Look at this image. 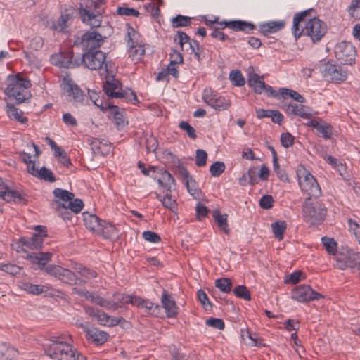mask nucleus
I'll return each instance as SVG.
<instances>
[{"label": "nucleus", "instance_id": "nucleus-1", "mask_svg": "<svg viewBox=\"0 0 360 360\" xmlns=\"http://www.w3.org/2000/svg\"><path fill=\"white\" fill-rule=\"evenodd\" d=\"M105 54L100 50L86 51L80 56H75L72 52L60 53L53 55L51 63L65 68H74L84 63L85 67L93 70H98L101 77H104L103 91L109 97L124 98L129 102L135 103L136 96L131 89H122L121 83L116 79L108 68L105 61Z\"/></svg>", "mask_w": 360, "mask_h": 360}, {"label": "nucleus", "instance_id": "nucleus-2", "mask_svg": "<svg viewBox=\"0 0 360 360\" xmlns=\"http://www.w3.org/2000/svg\"><path fill=\"white\" fill-rule=\"evenodd\" d=\"M309 11H304L294 16L292 31L295 39L303 34L309 36L313 42H316L319 41L326 34V25L319 18H313L307 20L305 22L304 27L300 29V23L305 20Z\"/></svg>", "mask_w": 360, "mask_h": 360}, {"label": "nucleus", "instance_id": "nucleus-3", "mask_svg": "<svg viewBox=\"0 0 360 360\" xmlns=\"http://www.w3.org/2000/svg\"><path fill=\"white\" fill-rule=\"evenodd\" d=\"M7 87L5 94L10 98H14L18 103L25 102L30 97L28 89L31 86L30 80L18 75H9L7 77Z\"/></svg>", "mask_w": 360, "mask_h": 360}, {"label": "nucleus", "instance_id": "nucleus-4", "mask_svg": "<svg viewBox=\"0 0 360 360\" xmlns=\"http://www.w3.org/2000/svg\"><path fill=\"white\" fill-rule=\"evenodd\" d=\"M70 343H73V339L69 333L53 335L45 345V354L53 360H62Z\"/></svg>", "mask_w": 360, "mask_h": 360}, {"label": "nucleus", "instance_id": "nucleus-5", "mask_svg": "<svg viewBox=\"0 0 360 360\" xmlns=\"http://www.w3.org/2000/svg\"><path fill=\"white\" fill-rule=\"evenodd\" d=\"M105 0H84L81 3L79 14L84 23L91 27H100L102 22L100 6Z\"/></svg>", "mask_w": 360, "mask_h": 360}, {"label": "nucleus", "instance_id": "nucleus-6", "mask_svg": "<svg viewBox=\"0 0 360 360\" xmlns=\"http://www.w3.org/2000/svg\"><path fill=\"white\" fill-rule=\"evenodd\" d=\"M298 183L302 192L310 198L316 200L321 195V190L315 177L304 166L297 169Z\"/></svg>", "mask_w": 360, "mask_h": 360}, {"label": "nucleus", "instance_id": "nucleus-7", "mask_svg": "<svg viewBox=\"0 0 360 360\" xmlns=\"http://www.w3.org/2000/svg\"><path fill=\"white\" fill-rule=\"evenodd\" d=\"M313 199L310 198L305 199L302 204V216L307 223L316 225L323 221L326 210L320 202L314 201Z\"/></svg>", "mask_w": 360, "mask_h": 360}, {"label": "nucleus", "instance_id": "nucleus-8", "mask_svg": "<svg viewBox=\"0 0 360 360\" xmlns=\"http://www.w3.org/2000/svg\"><path fill=\"white\" fill-rule=\"evenodd\" d=\"M127 34V51L129 58L134 62L141 61L145 54L144 42L141 35L133 27L128 26Z\"/></svg>", "mask_w": 360, "mask_h": 360}, {"label": "nucleus", "instance_id": "nucleus-9", "mask_svg": "<svg viewBox=\"0 0 360 360\" xmlns=\"http://www.w3.org/2000/svg\"><path fill=\"white\" fill-rule=\"evenodd\" d=\"M336 266L340 269H360V252L347 247L342 248L335 256Z\"/></svg>", "mask_w": 360, "mask_h": 360}, {"label": "nucleus", "instance_id": "nucleus-10", "mask_svg": "<svg viewBox=\"0 0 360 360\" xmlns=\"http://www.w3.org/2000/svg\"><path fill=\"white\" fill-rule=\"evenodd\" d=\"M45 272L57 278L64 283L69 285H83L86 283L84 278H79L75 273L70 269L63 268L58 265L51 264L45 269Z\"/></svg>", "mask_w": 360, "mask_h": 360}, {"label": "nucleus", "instance_id": "nucleus-11", "mask_svg": "<svg viewBox=\"0 0 360 360\" xmlns=\"http://www.w3.org/2000/svg\"><path fill=\"white\" fill-rule=\"evenodd\" d=\"M321 72L326 80L337 84L345 82L348 76V70L345 67L330 63L323 65Z\"/></svg>", "mask_w": 360, "mask_h": 360}, {"label": "nucleus", "instance_id": "nucleus-12", "mask_svg": "<svg viewBox=\"0 0 360 360\" xmlns=\"http://www.w3.org/2000/svg\"><path fill=\"white\" fill-rule=\"evenodd\" d=\"M291 297L300 302H308L312 300H318L323 297V295L314 290L308 285H300L292 290Z\"/></svg>", "mask_w": 360, "mask_h": 360}, {"label": "nucleus", "instance_id": "nucleus-13", "mask_svg": "<svg viewBox=\"0 0 360 360\" xmlns=\"http://www.w3.org/2000/svg\"><path fill=\"white\" fill-rule=\"evenodd\" d=\"M102 36L97 32L89 31L84 33L82 37L75 41V44L80 45L84 50L93 51L97 50L102 44Z\"/></svg>", "mask_w": 360, "mask_h": 360}, {"label": "nucleus", "instance_id": "nucleus-14", "mask_svg": "<svg viewBox=\"0 0 360 360\" xmlns=\"http://www.w3.org/2000/svg\"><path fill=\"white\" fill-rule=\"evenodd\" d=\"M35 231L37 233H33L30 238H21L20 242L22 248L29 250H38L43 248L44 238L46 237V227L42 226H37Z\"/></svg>", "mask_w": 360, "mask_h": 360}, {"label": "nucleus", "instance_id": "nucleus-15", "mask_svg": "<svg viewBox=\"0 0 360 360\" xmlns=\"http://www.w3.org/2000/svg\"><path fill=\"white\" fill-rule=\"evenodd\" d=\"M336 58L345 64H352L356 53L355 47L349 42L342 41L335 47Z\"/></svg>", "mask_w": 360, "mask_h": 360}, {"label": "nucleus", "instance_id": "nucleus-16", "mask_svg": "<svg viewBox=\"0 0 360 360\" xmlns=\"http://www.w3.org/2000/svg\"><path fill=\"white\" fill-rule=\"evenodd\" d=\"M248 80L249 86L256 94H261L265 92L268 96L276 97L277 96L276 91L271 86L266 85L264 78L257 74L250 73Z\"/></svg>", "mask_w": 360, "mask_h": 360}, {"label": "nucleus", "instance_id": "nucleus-17", "mask_svg": "<svg viewBox=\"0 0 360 360\" xmlns=\"http://www.w3.org/2000/svg\"><path fill=\"white\" fill-rule=\"evenodd\" d=\"M202 98L207 105L217 110H226L231 105V103L229 100L219 96L212 89H205Z\"/></svg>", "mask_w": 360, "mask_h": 360}, {"label": "nucleus", "instance_id": "nucleus-18", "mask_svg": "<svg viewBox=\"0 0 360 360\" xmlns=\"http://www.w3.org/2000/svg\"><path fill=\"white\" fill-rule=\"evenodd\" d=\"M76 10L70 5H65L61 9L60 18L53 22L51 27L58 32H64L72 21Z\"/></svg>", "mask_w": 360, "mask_h": 360}, {"label": "nucleus", "instance_id": "nucleus-19", "mask_svg": "<svg viewBox=\"0 0 360 360\" xmlns=\"http://www.w3.org/2000/svg\"><path fill=\"white\" fill-rule=\"evenodd\" d=\"M61 86L69 97H71L75 102H80L84 98L82 91L76 85L72 79L65 77L63 79Z\"/></svg>", "mask_w": 360, "mask_h": 360}, {"label": "nucleus", "instance_id": "nucleus-20", "mask_svg": "<svg viewBox=\"0 0 360 360\" xmlns=\"http://www.w3.org/2000/svg\"><path fill=\"white\" fill-rule=\"evenodd\" d=\"M53 253L51 252H32L27 255V259L37 269L44 270L47 267L46 264L51 260Z\"/></svg>", "mask_w": 360, "mask_h": 360}, {"label": "nucleus", "instance_id": "nucleus-21", "mask_svg": "<svg viewBox=\"0 0 360 360\" xmlns=\"http://www.w3.org/2000/svg\"><path fill=\"white\" fill-rule=\"evenodd\" d=\"M217 25L214 27L221 30L225 27H229L235 31H244L249 32L255 28V25L251 23L243 20H233V21H222L217 22Z\"/></svg>", "mask_w": 360, "mask_h": 360}, {"label": "nucleus", "instance_id": "nucleus-22", "mask_svg": "<svg viewBox=\"0 0 360 360\" xmlns=\"http://www.w3.org/2000/svg\"><path fill=\"white\" fill-rule=\"evenodd\" d=\"M162 307L165 311L167 317L175 318L179 314V308L175 300L169 295L166 290H163L161 296Z\"/></svg>", "mask_w": 360, "mask_h": 360}, {"label": "nucleus", "instance_id": "nucleus-23", "mask_svg": "<svg viewBox=\"0 0 360 360\" xmlns=\"http://www.w3.org/2000/svg\"><path fill=\"white\" fill-rule=\"evenodd\" d=\"M134 306L144 310V311L150 315L158 316L160 314V307L150 302L148 299H142L141 297L136 296L134 300Z\"/></svg>", "mask_w": 360, "mask_h": 360}, {"label": "nucleus", "instance_id": "nucleus-24", "mask_svg": "<svg viewBox=\"0 0 360 360\" xmlns=\"http://www.w3.org/2000/svg\"><path fill=\"white\" fill-rule=\"evenodd\" d=\"M285 112L289 115L299 116L304 119H311L313 117L312 110L302 104H289L285 108Z\"/></svg>", "mask_w": 360, "mask_h": 360}, {"label": "nucleus", "instance_id": "nucleus-25", "mask_svg": "<svg viewBox=\"0 0 360 360\" xmlns=\"http://www.w3.org/2000/svg\"><path fill=\"white\" fill-rule=\"evenodd\" d=\"M307 125L316 129L325 139H329L332 135V127L327 122L320 119H312Z\"/></svg>", "mask_w": 360, "mask_h": 360}, {"label": "nucleus", "instance_id": "nucleus-26", "mask_svg": "<svg viewBox=\"0 0 360 360\" xmlns=\"http://www.w3.org/2000/svg\"><path fill=\"white\" fill-rule=\"evenodd\" d=\"M0 186H1L0 191V199H3L6 202H15L16 200L20 201L22 200L21 194L15 190L10 189L8 186L4 184L3 180L1 178Z\"/></svg>", "mask_w": 360, "mask_h": 360}, {"label": "nucleus", "instance_id": "nucleus-27", "mask_svg": "<svg viewBox=\"0 0 360 360\" xmlns=\"http://www.w3.org/2000/svg\"><path fill=\"white\" fill-rule=\"evenodd\" d=\"M86 337L96 345H102L108 340L109 335L103 330L93 328L86 329Z\"/></svg>", "mask_w": 360, "mask_h": 360}, {"label": "nucleus", "instance_id": "nucleus-28", "mask_svg": "<svg viewBox=\"0 0 360 360\" xmlns=\"http://www.w3.org/2000/svg\"><path fill=\"white\" fill-rule=\"evenodd\" d=\"M123 319L120 316H110L102 310L98 311V314L96 318V321L98 324L112 327L118 325Z\"/></svg>", "mask_w": 360, "mask_h": 360}, {"label": "nucleus", "instance_id": "nucleus-29", "mask_svg": "<svg viewBox=\"0 0 360 360\" xmlns=\"http://www.w3.org/2000/svg\"><path fill=\"white\" fill-rule=\"evenodd\" d=\"M83 218L86 229L92 233L97 234L103 220L100 219L96 214L89 212L83 213Z\"/></svg>", "mask_w": 360, "mask_h": 360}, {"label": "nucleus", "instance_id": "nucleus-30", "mask_svg": "<svg viewBox=\"0 0 360 360\" xmlns=\"http://www.w3.org/2000/svg\"><path fill=\"white\" fill-rule=\"evenodd\" d=\"M160 174V176H157L155 179L160 186L166 188L168 191H172L175 188V179L169 172L161 170Z\"/></svg>", "mask_w": 360, "mask_h": 360}, {"label": "nucleus", "instance_id": "nucleus-31", "mask_svg": "<svg viewBox=\"0 0 360 360\" xmlns=\"http://www.w3.org/2000/svg\"><path fill=\"white\" fill-rule=\"evenodd\" d=\"M285 22L282 20L269 21L259 24V31L264 35L275 33L283 28Z\"/></svg>", "mask_w": 360, "mask_h": 360}, {"label": "nucleus", "instance_id": "nucleus-32", "mask_svg": "<svg viewBox=\"0 0 360 360\" xmlns=\"http://www.w3.org/2000/svg\"><path fill=\"white\" fill-rule=\"evenodd\" d=\"M97 235L102 236L105 238H114L117 237L118 231L112 224L103 221Z\"/></svg>", "mask_w": 360, "mask_h": 360}, {"label": "nucleus", "instance_id": "nucleus-33", "mask_svg": "<svg viewBox=\"0 0 360 360\" xmlns=\"http://www.w3.org/2000/svg\"><path fill=\"white\" fill-rule=\"evenodd\" d=\"M91 302L97 305H99L108 310L117 311L118 310L117 304L112 302L110 300L105 299L98 295L93 293Z\"/></svg>", "mask_w": 360, "mask_h": 360}, {"label": "nucleus", "instance_id": "nucleus-34", "mask_svg": "<svg viewBox=\"0 0 360 360\" xmlns=\"http://www.w3.org/2000/svg\"><path fill=\"white\" fill-rule=\"evenodd\" d=\"M22 288L28 293L33 295L46 293L49 290V287L48 285H34L28 282L22 283Z\"/></svg>", "mask_w": 360, "mask_h": 360}, {"label": "nucleus", "instance_id": "nucleus-35", "mask_svg": "<svg viewBox=\"0 0 360 360\" xmlns=\"http://www.w3.org/2000/svg\"><path fill=\"white\" fill-rule=\"evenodd\" d=\"M72 344H69L68 349L65 350L62 360H86V357Z\"/></svg>", "mask_w": 360, "mask_h": 360}, {"label": "nucleus", "instance_id": "nucleus-36", "mask_svg": "<svg viewBox=\"0 0 360 360\" xmlns=\"http://www.w3.org/2000/svg\"><path fill=\"white\" fill-rule=\"evenodd\" d=\"M109 110L110 113L113 115L114 122L117 128L124 127L127 122L125 121L124 117L122 112L120 111V109L116 105H108Z\"/></svg>", "mask_w": 360, "mask_h": 360}, {"label": "nucleus", "instance_id": "nucleus-37", "mask_svg": "<svg viewBox=\"0 0 360 360\" xmlns=\"http://www.w3.org/2000/svg\"><path fill=\"white\" fill-rule=\"evenodd\" d=\"M136 295H125L122 293L116 292L113 295V300H110L112 302L117 304L118 309L122 307L121 304H131L133 305L134 300Z\"/></svg>", "mask_w": 360, "mask_h": 360}, {"label": "nucleus", "instance_id": "nucleus-38", "mask_svg": "<svg viewBox=\"0 0 360 360\" xmlns=\"http://www.w3.org/2000/svg\"><path fill=\"white\" fill-rule=\"evenodd\" d=\"M6 112L10 118L15 119L21 123H25L27 121V119L22 116V111L15 108L13 104H7Z\"/></svg>", "mask_w": 360, "mask_h": 360}, {"label": "nucleus", "instance_id": "nucleus-39", "mask_svg": "<svg viewBox=\"0 0 360 360\" xmlns=\"http://www.w3.org/2000/svg\"><path fill=\"white\" fill-rule=\"evenodd\" d=\"M271 151H272V155H273V167H274V172L276 174L278 178L280 180H281L282 181H284V182L288 181V177L287 174L279 166V164L278 162L276 152L275 151V150L274 148H272Z\"/></svg>", "mask_w": 360, "mask_h": 360}, {"label": "nucleus", "instance_id": "nucleus-40", "mask_svg": "<svg viewBox=\"0 0 360 360\" xmlns=\"http://www.w3.org/2000/svg\"><path fill=\"white\" fill-rule=\"evenodd\" d=\"M31 174L50 182H53L56 180L53 172L45 167H42L40 169H37L35 167L34 172L31 173Z\"/></svg>", "mask_w": 360, "mask_h": 360}, {"label": "nucleus", "instance_id": "nucleus-41", "mask_svg": "<svg viewBox=\"0 0 360 360\" xmlns=\"http://www.w3.org/2000/svg\"><path fill=\"white\" fill-rule=\"evenodd\" d=\"M287 224L285 221H277L271 224V229L276 237L278 240L283 238V234L286 230Z\"/></svg>", "mask_w": 360, "mask_h": 360}, {"label": "nucleus", "instance_id": "nucleus-42", "mask_svg": "<svg viewBox=\"0 0 360 360\" xmlns=\"http://www.w3.org/2000/svg\"><path fill=\"white\" fill-rule=\"evenodd\" d=\"M155 198L162 202L165 208L169 209L172 212H174L176 209V200L172 198L171 194L167 193L164 197H162L160 194L156 193Z\"/></svg>", "mask_w": 360, "mask_h": 360}, {"label": "nucleus", "instance_id": "nucleus-43", "mask_svg": "<svg viewBox=\"0 0 360 360\" xmlns=\"http://www.w3.org/2000/svg\"><path fill=\"white\" fill-rule=\"evenodd\" d=\"M213 217L217 222L219 228L226 233H229V229L227 224V214H221L219 211L216 210L213 213Z\"/></svg>", "mask_w": 360, "mask_h": 360}, {"label": "nucleus", "instance_id": "nucleus-44", "mask_svg": "<svg viewBox=\"0 0 360 360\" xmlns=\"http://www.w3.org/2000/svg\"><path fill=\"white\" fill-rule=\"evenodd\" d=\"M185 185L188 190V192L195 198L199 200L202 196V193L200 189L198 187L197 182L195 179H189L186 183Z\"/></svg>", "mask_w": 360, "mask_h": 360}, {"label": "nucleus", "instance_id": "nucleus-45", "mask_svg": "<svg viewBox=\"0 0 360 360\" xmlns=\"http://www.w3.org/2000/svg\"><path fill=\"white\" fill-rule=\"evenodd\" d=\"M176 58L175 60H172L169 64L167 65V72L169 75H172L174 77L177 78L179 77V71H178V63H181L183 62V57L181 53H175Z\"/></svg>", "mask_w": 360, "mask_h": 360}, {"label": "nucleus", "instance_id": "nucleus-46", "mask_svg": "<svg viewBox=\"0 0 360 360\" xmlns=\"http://www.w3.org/2000/svg\"><path fill=\"white\" fill-rule=\"evenodd\" d=\"M279 92H280L281 96L284 99H285L288 96H289L297 102H299L301 103L304 102V97L302 95H300L299 93H297V91H295L292 89H287V88H281L279 89Z\"/></svg>", "mask_w": 360, "mask_h": 360}, {"label": "nucleus", "instance_id": "nucleus-47", "mask_svg": "<svg viewBox=\"0 0 360 360\" xmlns=\"http://www.w3.org/2000/svg\"><path fill=\"white\" fill-rule=\"evenodd\" d=\"M191 23V18L182 15H177L176 17H174L171 19L172 26L175 28L186 27L190 25Z\"/></svg>", "mask_w": 360, "mask_h": 360}, {"label": "nucleus", "instance_id": "nucleus-48", "mask_svg": "<svg viewBox=\"0 0 360 360\" xmlns=\"http://www.w3.org/2000/svg\"><path fill=\"white\" fill-rule=\"evenodd\" d=\"M321 242L326 248L327 252L329 255H337V243L332 238L322 237Z\"/></svg>", "mask_w": 360, "mask_h": 360}, {"label": "nucleus", "instance_id": "nucleus-49", "mask_svg": "<svg viewBox=\"0 0 360 360\" xmlns=\"http://www.w3.org/2000/svg\"><path fill=\"white\" fill-rule=\"evenodd\" d=\"M229 79L236 86H242L245 84V78L238 70H233L230 72Z\"/></svg>", "mask_w": 360, "mask_h": 360}, {"label": "nucleus", "instance_id": "nucleus-50", "mask_svg": "<svg viewBox=\"0 0 360 360\" xmlns=\"http://www.w3.org/2000/svg\"><path fill=\"white\" fill-rule=\"evenodd\" d=\"M215 287L224 293H228L232 288L231 280L229 278H220L215 281Z\"/></svg>", "mask_w": 360, "mask_h": 360}, {"label": "nucleus", "instance_id": "nucleus-51", "mask_svg": "<svg viewBox=\"0 0 360 360\" xmlns=\"http://www.w3.org/2000/svg\"><path fill=\"white\" fill-rule=\"evenodd\" d=\"M53 193L56 198H58L61 200L64 201L65 202V205L68 204V202L72 200L74 198V194L72 193H70L67 190H63L61 188L54 189Z\"/></svg>", "mask_w": 360, "mask_h": 360}, {"label": "nucleus", "instance_id": "nucleus-52", "mask_svg": "<svg viewBox=\"0 0 360 360\" xmlns=\"http://www.w3.org/2000/svg\"><path fill=\"white\" fill-rule=\"evenodd\" d=\"M349 231L353 234L360 245V221L348 219Z\"/></svg>", "mask_w": 360, "mask_h": 360}, {"label": "nucleus", "instance_id": "nucleus-53", "mask_svg": "<svg viewBox=\"0 0 360 360\" xmlns=\"http://www.w3.org/2000/svg\"><path fill=\"white\" fill-rule=\"evenodd\" d=\"M0 271H2L8 274L15 276L20 274L21 268L15 264L11 263L3 264L0 263Z\"/></svg>", "mask_w": 360, "mask_h": 360}, {"label": "nucleus", "instance_id": "nucleus-54", "mask_svg": "<svg viewBox=\"0 0 360 360\" xmlns=\"http://www.w3.org/2000/svg\"><path fill=\"white\" fill-rule=\"evenodd\" d=\"M75 272L81 276V278L83 277L87 279H90L97 276V274L95 271L87 269L82 265H79L75 268Z\"/></svg>", "mask_w": 360, "mask_h": 360}, {"label": "nucleus", "instance_id": "nucleus-55", "mask_svg": "<svg viewBox=\"0 0 360 360\" xmlns=\"http://www.w3.org/2000/svg\"><path fill=\"white\" fill-rule=\"evenodd\" d=\"M348 12L354 19L360 20V0H352Z\"/></svg>", "mask_w": 360, "mask_h": 360}, {"label": "nucleus", "instance_id": "nucleus-56", "mask_svg": "<svg viewBox=\"0 0 360 360\" xmlns=\"http://www.w3.org/2000/svg\"><path fill=\"white\" fill-rule=\"evenodd\" d=\"M20 158L27 165V170L30 174L34 172L35 163L31 159V155L25 152L20 153Z\"/></svg>", "mask_w": 360, "mask_h": 360}, {"label": "nucleus", "instance_id": "nucleus-57", "mask_svg": "<svg viewBox=\"0 0 360 360\" xmlns=\"http://www.w3.org/2000/svg\"><path fill=\"white\" fill-rule=\"evenodd\" d=\"M304 278V276H303L302 271H296L286 276L285 283L294 285L302 281Z\"/></svg>", "mask_w": 360, "mask_h": 360}, {"label": "nucleus", "instance_id": "nucleus-58", "mask_svg": "<svg viewBox=\"0 0 360 360\" xmlns=\"http://www.w3.org/2000/svg\"><path fill=\"white\" fill-rule=\"evenodd\" d=\"M233 293L236 297L243 298L245 300H251L250 293L245 285H238L233 290Z\"/></svg>", "mask_w": 360, "mask_h": 360}, {"label": "nucleus", "instance_id": "nucleus-59", "mask_svg": "<svg viewBox=\"0 0 360 360\" xmlns=\"http://www.w3.org/2000/svg\"><path fill=\"white\" fill-rule=\"evenodd\" d=\"M226 166L222 162H215L210 168V172L213 176H219L225 170Z\"/></svg>", "mask_w": 360, "mask_h": 360}, {"label": "nucleus", "instance_id": "nucleus-60", "mask_svg": "<svg viewBox=\"0 0 360 360\" xmlns=\"http://www.w3.org/2000/svg\"><path fill=\"white\" fill-rule=\"evenodd\" d=\"M66 206L71 212L78 213L82 210L84 203L82 200L79 199H75L74 200H70Z\"/></svg>", "mask_w": 360, "mask_h": 360}, {"label": "nucleus", "instance_id": "nucleus-61", "mask_svg": "<svg viewBox=\"0 0 360 360\" xmlns=\"http://www.w3.org/2000/svg\"><path fill=\"white\" fill-rule=\"evenodd\" d=\"M207 154L202 149L196 150L195 164L198 167H203L207 163Z\"/></svg>", "mask_w": 360, "mask_h": 360}, {"label": "nucleus", "instance_id": "nucleus-62", "mask_svg": "<svg viewBox=\"0 0 360 360\" xmlns=\"http://www.w3.org/2000/svg\"><path fill=\"white\" fill-rule=\"evenodd\" d=\"M142 236L146 241L152 243H158L161 240L160 236L152 231H145Z\"/></svg>", "mask_w": 360, "mask_h": 360}, {"label": "nucleus", "instance_id": "nucleus-63", "mask_svg": "<svg viewBox=\"0 0 360 360\" xmlns=\"http://www.w3.org/2000/svg\"><path fill=\"white\" fill-rule=\"evenodd\" d=\"M179 127L182 130L185 131L190 138L193 139H196L197 135L195 129L191 124H189L188 122L185 121L181 122L179 123Z\"/></svg>", "mask_w": 360, "mask_h": 360}, {"label": "nucleus", "instance_id": "nucleus-64", "mask_svg": "<svg viewBox=\"0 0 360 360\" xmlns=\"http://www.w3.org/2000/svg\"><path fill=\"white\" fill-rule=\"evenodd\" d=\"M205 323L207 326L216 329L222 330L224 328V323L222 319L218 318H210L206 320Z\"/></svg>", "mask_w": 360, "mask_h": 360}]
</instances>
